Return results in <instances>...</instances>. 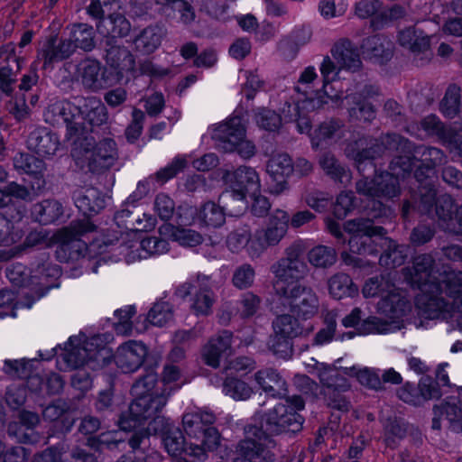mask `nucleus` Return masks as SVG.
<instances>
[{
    "label": "nucleus",
    "mask_w": 462,
    "mask_h": 462,
    "mask_svg": "<svg viewBox=\"0 0 462 462\" xmlns=\"http://www.w3.org/2000/svg\"><path fill=\"white\" fill-rule=\"evenodd\" d=\"M344 152L348 159L354 161L360 173L364 172L365 162L372 163L388 152L403 153L395 156L390 162V169L394 176L405 177L410 174L416 161L414 144L398 134H385L378 138L360 135L348 141Z\"/></svg>",
    "instance_id": "obj_1"
},
{
    "label": "nucleus",
    "mask_w": 462,
    "mask_h": 462,
    "mask_svg": "<svg viewBox=\"0 0 462 462\" xmlns=\"http://www.w3.org/2000/svg\"><path fill=\"white\" fill-rule=\"evenodd\" d=\"M368 217H357L344 223V230L351 236L348 240L349 249L353 254L360 255H376L378 251L374 245L373 237H383L386 230L375 226L374 221L392 215L391 208L381 200L374 199L367 206Z\"/></svg>",
    "instance_id": "obj_2"
},
{
    "label": "nucleus",
    "mask_w": 462,
    "mask_h": 462,
    "mask_svg": "<svg viewBox=\"0 0 462 462\" xmlns=\"http://www.w3.org/2000/svg\"><path fill=\"white\" fill-rule=\"evenodd\" d=\"M60 356L67 368L78 369L88 365L97 370L111 362L112 351L99 335L90 338L70 337Z\"/></svg>",
    "instance_id": "obj_3"
},
{
    "label": "nucleus",
    "mask_w": 462,
    "mask_h": 462,
    "mask_svg": "<svg viewBox=\"0 0 462 462\" xmlns=\"http://www.w3.org/2000/svg\"><path fill=\"white\" fill-rule=\"evenodd\" d=\"M71 155L82 169L87 168L94 174H102L110 170L117 162L118 150L116 142L104 138L95 146L87 137L74 140Z\"/></svg>",
    "instance_id": "obj_4"
},
{
    "label": "nucleus",
    "mask_w": 462,
    "mask_h": 462,
    "mask_svg": "<svg viewBox=\"0 0 462 462\" xmlns=\"http://www.w3.org/2000/svg\"><path fill=\"white\" fill-rule=\"evenodd\" d=\"M280 312L288 310L302 320L310 319L319 310V299L312 287L300 282L273 284Z\"/></svg>",
    "instance_id": "obj_5"
},
{
    "label": "nucleus",
    "mask_w": 462,
    "mask_h": 462,
    "mask_svg": "<svg viewBox=\"0 0 462 462\" xmlns=\"http://www.w3.org/2000/svg\"><path fill=\"white\" fill-rule=\"evenodd\" d=\"M171 393V385L163 383L161 388L157 387L155 395L134 396L135 399L131 402L128 411L120 416V430L131 431L154 417L166 405Z\"/></svg>",
    "instance_id": "obj_6"
},
{
    "label": "nucleus",
    "mask_w": 462,
    "mask_h": 462,
    "mask_svg": "<svg viewBox=\"0 0 462 462\" xmlns=\"http://www.w3.org/2000/svg\"><path fill=\"white\" fill-rule=\"evenodd\" d=\"M94 229L95 226L88 219H82L72 221L68 226L58 230L54 236L59 243L55 251L56 258L61 263L76 262L83 258L88 245L80 236Z\"/></svg>",
    "instance_id": "obj_7"
},
{
    "label": "nucleus",
    "mask_w": 462,
    "mask_h": 462,
    "mask_svg": "<svg viewBox=\"0 0 462 462\" xmlns=\"http://www.w3.org/2000/svg\"><path fill=\"white\" fill-rule=\"evenodd\" d=\"M317 376L322 385L320 394L325 404L340 412H347L351 408V402L346 395L349 392L350 384L347 379L330 366L320 364L317 366Z\"/></svg>",
    "instance_id": "obj_8"
},
{
    "label": "nucleus",
    "mask_w": 462,
    "mask_h": 462,
    "mask_svg": "<svg viewBox=\"0 0 462 462\" xmlns=\"http://www.w3.org/2000/svg\"><path fill=\"white\" fill-rule=\"evenodd\" d=\"M305 251L306 246L301 240L294 241L284 249L283 256L271 266V272L276 279L273 284L299 282L308 275Z\"/></svg>",
    "instance_id": "obj_9"
},
{
    "label": "nucleus",
    "mask_w": 462,
    "mask_h": 462,
    "mask_svg": "<svg viewBox=\"0 0 462 462\" xmlns=\"http://www.w3.org/2000/svg\"><path fill=\"white\" fill-rule=\"evenodd\" d=\"M304 418L284 403H278L262 417V429L251 427L249 432L261 440L265 433L280 435L285 432H298L302 429Z\"/></svg>",
    "instance_id": "obj_10"
},
{
    "label": "nucleus",
    "mask_w": 462,
    "mask_h": 462,
    "mask_svg": "<svg viewBox=\"0 0 462 462\" xmlns=\"http://www.w3.org/2000/svg\"><path fill=\"white\" fill-rule=\"evenodd\" d=\"M44 121L52 126L66 127V136L69 139L75 138L79 140L87 132V128L82 122L81 106L62 99L50 104L43 114Z\"/></svg>",
    "instance_id": "obj_11"
},
{
    "label": "nucleus",
    "mask_w": 462,
    "mask_h": 462,
    "mask_svg": "<svg viewBox=\"0 0 462 462\" xmlns=\"http://www.w3.org/2000/svg\"><path fill=\"white\" fill-rule=\"evenodd\" d=\"M216 421L214 413L208 411L187 412L182 416L185 433L196 439H202L208 449H215L220 442V434L212 425Z\"/></svg>",
    "instance_id": "obj_12"
},
{
    "label": "nucleus",
    "mask_w": 462,
    "mask_h": 462,
    "mask_svg": "<svg viewBox=\"0 0 462 462\" xmlns=\"http://www.w3.org/2000/svg\"><path fill=\"white\" fill-rule=\"evenodd\" d=\"M223 179L231 187L220 196V199H233L240 206H244L245 194L255 195L260 190V179L254 168L240 166L234 171H226Z\"/></svg>",
    "instance_id": "obj_13"
},
{
    "label": "nucleus",
    "mask_w": 462,
    "mask_h": 462,
    "mask_svg": "<svg viewBox=\"0 0 462 462\" xmlns=\"http://www.w3.org/2000/svg\"><path fill=\"white\" fill-rule=\"evenodd\" d=\"M355 188L359 195L384 200L398 198L402 191L398 177L388 171L375 174L372 180L364 177L356 182Z\"/></svg>",
    "instance_id": "obj_14"
},
{
    "label": "nucleus",
    "mask_w": 462,
    "mask_h": 462,
    "mask_svg": "<svg viewBox=\"0 0 462 462\" xmlns=\"http://www.w3.org/2000/svg\"><path fill=\"white\" fill-rule=\"evenodd\" d=\"M435 259L430 254H421L413 258L412 267L405 268V276L413 287L421 292H432L439 290L435 284L438 277L434 272Z\"/></svg>",
    "instance_id": "obj_15"
},
{
    "label": "nucleus",
    "mask_w": 462,
    "mask_h": 462,
    "mask_svg": "<svg viewBox=\"0 0 462 462\" xmlns=\"http://www.w3.org/2000/svg\"><path fill=\"white\" fill-rule=\"evenodd\" d=\"M289 214L282 209L275 210L270 217L267 226L256 232L254 243L257 244L256 250L263 252L269 247L279 245L288 231Z\"/></svg>",
    "instance_id": "obj_16"
},
{
    "label": "nucleus",
    "mask_w": 462,
    "mask_h": 462,
    "mask_svg": "<svg viewBox=\"0 0 462 462\" xmlns=\"http://www.w3.org/2000/svg\"><path fill=\"white\" fill-rule=\"evenodd\" d=\"M246 134L245 120L240 116H233L227 120L213 125L211 138L217 146L226 152H233L235 143Z\"/></svg>",
    "instance_id": "obj_17"
},
{
    "label": "nucleus",
    "mask_w": 462,
    "mask_h": 462,
    "mask_svg": "<svg viewBox=\"0 0 462 462\" xmlns=\"http://www.w3.org/2000/svg\"><path fill=\"white\" fill-rule=\"evenodd\" d=\"M457 393L458 397L448 396L439 404L433 406V430H440V420L445 418L452 431L462 432V386L457 387Z\"/></svg>",
    "instance_id": "obj_18"
},
{
    "label": "nucleus",
    "mask_w": 462,
    "mask_h": 462,
    "mask_svg": "<svg viewBox=\"0 0 462 462\" xmlns=\"http://www.w3.org/2000/svg\"><path fill=\"white\" fill-rule=\"evenodd\" d=\"M147 355L148 349L143 342L129 340L119 346L115 362L124 373H133L143 365Z\"/></svg>",
    "instance_id": "obj_19"
},
{
    "label": "nucleus",
    "mask_w": 462,
    "mask_h": 462,
    "mask_svg": "<svg viewBox=\"0 0 462 462\" xmlns=\"http://www.w3.org/2000/svg\"><path fill=\"white\" fill-rule=\"evenodd\" d=\"M233 332L221 330L211 337L202 348V358L205 364L213 368L220 365V359L232 353Z\"/></svg>",
    "instance_id": "obj_20"
},
{
    "label": "nucleus",
    "mask_w": 462,
    "mask_h": 462,
    "mask_svg": "<svg viewBox=\"0 0 462 462\" xmlns=\"http://www.w3.org/2000/svg\"><path fill=\"white\" fill-rule=\"evenodd\" d=\"M266 171L275 183L270 188V192L280 195L288 189L286 179L293 172V163L286 153L273 155L267 162Z\"/></svg>",
    "instance_id": "obj_21"
},
{
    "label": "nucleus",
    "mask_w": 462,
    "mask_h": 462,
    "mask_svg": "<svg viewBox=\"0 0 462 462\" xmlns=\"http://www.w3.org/2000/svg\"><path fill=\"white\" fill-rule=\"evenodd\" d=\"M75 52L74 45L69 39H59L57 35L51 36L43 44L38 58L42 60L44 69L52 68L53 63L69 59Z\"/></svg>",
    "instance_id": "obj_22"
},
{
    "label": "nucleus",
    "mask_w": 462,
    "mask_h": 462,
    "mask_svg": "<svg viewBox=\"0 0 462 462\" xmlns=\"http://www.w3.org/2000/svg\"><path fill=\"white\" fill-rule=\"evenodd\" d=\"M106 63L117 70L118 74L132 72L134 70V58L131 51L120 45L117 40L107 38L104 40Z\"/></svg>",
    "instance_id": "obj_23"
},
{
    "label": "nucleus",
    "mask_w": 462,
    "mask_h": 462,
    "mask_svg": "<svg viewBox=\"0 0 462 462\" xmlns=\"http://www.w3.org/2000/svg\"><path fill=\"white\" fill-rule=\"evenodd\" d=\"M60 275V269L55 264L48 262L47 258L43 257L41 262L37 263L32 270V282L37 288L36 296L32 300L24 303L27 308L32 306L35 299L42 297L51 288L56 286L55 281Z\"/></svg>",
    "instance_id": "obj_24"
},
{
    "label": "nucleus",
    "mask_w": 462,
    "mask_h": 462,
    "mask_svg": "<svg viewBox=\"0 0 462 462\" xmlns=\"http://www.w3.org/2000/svg\"><path fill=\"white\" fill-rule=\"evenodd\" d=\"M82 85L91 91H98L109 86L110 81L106 68L99 61L87 59L79 67Z\"/></svg>",
    "instance_id": "obj_25"
},
{
    "label": "nucleus",
    "mask_w": 462,
    "mask_h": 462,
    "mask_svg": "<svg viewBox=\"0 0 462 462\" xmlns=\"http://www.w3.org/2000/svg\"><path fill=\"white\" fill-rule=\"evenodd\" d=\"M28 148L42 157L53 156L60 145L58 135L47 127H38L30 133Z\"/></svg>",
    "instance_id": "obj_26"
},
{
    "label": "nucleus",
    "mask_w": 462,
    "mask_h": 462,
    "mask_svg": "<svg viewBox=\"0 0 462 462\" xmlns=\"http://www.w3.org/2000/svg\"><path fill=\"white\" fill-rule=\"evenodd\" d=\"M331 54L339 69L356 71L362 65L357 48L346 38L340 39L334 44Z\"/></svg>",
    "instance_id": "obj_27"
},
{
    "label": "nucleus",
    "mask_w": 462,
    "mask_h": 462,
    "mask_svg": "<svg viewBox=\"0 0 462 462\" xmlns=\"http://www.w3.org/2000/svg\"><path fill=\"white\" fill-rule=\"evenodd\" d=\"M360 47L364 55L380 63L389 60L393 56V42L383 34L364 39Z\"/></svg>",
    "instance_id": "obj_28"
},
{
    "label": "nucleus",
    "mask_w": 462,
    "mask_h": 462,
    "mask_svg": "<svg viewBox=\"0 0 462 462\" xmlns=\"http://www.w3.org/2000/svg\"><path fill=\"white\" fill-rule=\"evenodd\" d=\"M391 291L379 300L378 309L391 319L402 318L411 311V305L395 285Z\"/></svg>",
    "instance_id": "obj_29"
},
{
    "label": "nucleus",
    "mask_w": 462,
    "mask_h": 462,
    "mask_svg": "<svg viewBox=\"0 0 462 462\" xmlns=\"http://www.w3.org/2000/svg\"><path fill=\"white\" fill-rule=\"evenodd\" d=\"M459 205L449 194H441L438 197L433 209V217H436L439 226L445 232L454 230V217Z\"/></svg>",
    "instance_id": "obj_30"
},
{
    "label": "nucleus",
    "mask_w": 462,
    "mask_h": 462,
    "mask_svg": "<svg viewBox=\"0 0 462 462\" xmlns=\"http://www.w3.org/2000/svg\"><path fill=\"white\" fill-rule=\"evenodd\" d=\"M74 198L77 208L87 217L98 214L105 208V196L93 187L76 192Z\"/></svg>",
    "instance_id": "obj_31"
},
{
    "label": "nucleus",
    "mask_w": 462,
    "mask_h": 462,
    "mask_svg": "<svg viewBox=\"0 0 462 462\" xmlns=\"http://www.w3.org/2000/svg\"><path fill=\"white\" fill-rule=\"evenodd\" d=\"M81 108L82 121L84 120L89 125L91 132L107 125V109L100 99L96 97L84 98Z\"/></svg>",
    "instance_id": "obj_32"
},
{
    "label": "nucleus",
    "mask_w": 462,
    "mask_h": 462,
    "mask_svg": "<svg viewBox=\"0 0 462 462\" xmlns=\"http://www.w3.org/2000/svg\"><path fill=\"white\" fill-rule=\"evenodd\" d=\"M254 378L261 388L271 396L285 397L286 382L276 370L273 368L260 370L254 374Z\"/></svg>",
    "instance_id": "obj_33"
},
{
    "label": "nucleus",
    "mask_w": 462,
    "mask_h": 462,
    "mask_svg": "<svg viewBox=\"0 0 462 462\" xmlns=\"http://www.w3.org/2000/svg\"><path fill=\"white\" fill-rule=\"evenodd\" d=\"M440 292H422L417 299L420 315L424 319H439L447 310L448 303Z\"/></svg>",
    "instance_id": "obj_34"
},
{
    "label": "nucleus",
    "mask_w": 462,
    "mask_h": 462,
    "mask_svg": "<svg viewBox=\"0 0 462 462\" xmlns=\"http://www.w3.org/2000/svg\"><path fill=\"white\" fill-rule=\"evenodd\" d=\"M160 5L159 12L167 19L176 18L177 14L183 23H190L195 19L193 7L184 0H154Z\"/></svg>",
    "instance_id": "obj_35"
},
{
    "label": "nucleus",
    "mask_w": 462,
    "mask_h": 462,
    "mask_svg": "<svg viewBox=\"0 0 462 462\" xmlns=\"http://www.w3.org/2000/svg\"><path fill=\"white\" fill-rule=\"evenodd\" d=\"M236 452L237 457L244 460L252 461L258 457L261 462H275L274 453L265 448L262 443L250 438L240 440L236 445Z\"/></svg>",
    "instance_id": "obj_36"
},
{
    "label": "nucleus",
    "mask_w": 462,
    "mask_h": 462,
    "mask_svg": "<svg viewBox=\"0 0 462 462\" xmlns=\"http://www.w3.org/2000/svg\"><path fill=\"white\" fill-rule=\"evenodd\" d=\"M97 30L107 38H123L129 34L131 24L121 14H112L107 18L102 19L97 24Z\"/></svg>",
    "instance_id": "obj_37"
},
{
    "label": "nucleus",
    "mask_w": 462,
    "mask_h": 462,
    "mask_svg": "<svg viewBox=\"0 0 462 462\" xmlns=\"http://www.w3.org/2000/svg\"><path fill=\"white\" fill-rule=\"evenodd\" d=\"M319 163L327 176L335 182L346 185L351 180V171L329 152L320 155Z\"/></svg>",
    "instance_id": "obj_38"
},
{
    "label": "nucleus",
    "mask_w": 462,
    "mask_h": 462,
    "mask_svg": "<svg viewBox=\"0 0 462 462\" xmlns=\"http://www.w3.org/2000/svg\"><path fill=\"white\" fill-rule=\"evenodd\" d=\"M420 125L423 130L428 134L438 135L441 138H447L450 143L457 146L462 145V128L447 129L444 124L435 115H430L424 117Z\"/></svg>",
    "instance_id": "obj_39"
},
{
    "label": "nucleus",
    "mask_w": 462,
    "mask_h": 462,
    "mask_svg": "<svg viewBox=\"0 0 462 462\" xmlns=\"http://www.w3.org/2000/svg\"><path fill=\"white\" fill-rule=\"evenodd\" d=\"M437 190L433 184H420L418 190L412 194L414 207L417 212L433 217V209L438 200Z\"/></svg>",
    "instance_id": "obj_40"
},
{
    "label": "nucleus",
    "mask_w": 462,
    "mask_h": 462,
    "mask_svg": "<svg viewBox=\"0 0 462 462\" xmlns=\"http://www.w3.org/2000/svg\"><path fill=\"white\" fill-rule=\"evenodd\" d=\"M300 319V318L290 312L285 313L282 311L273 319L272 322L273 331L285 337L294 339L303 333V328Z\"/></svg>",
    "instance_id": "obj_41"
},
{
    "label": "nucleus",
    "mask_w": 462,
    "mask_h": 462,
    "mask_svg": "<svg viewBox=\"0 0 462 462\" xmlns=\"http://www.w3.org/2000/svg\"><path fill=\"white\" fill-rule=\"evenodd\" d=\"M409 254V246L400 245L393 239L385 238V249L379 258V263L386 268L402 265Z\"/></svg>",
    "instance_id": "obj_42"
},
{
    "label": "nucleus",
    "mask_w": 462,
    "mask_h": 462,
    "mask_svg": "<svg viewBox=\"0 0 462 462\" xmlns=\"http://www.w3.org/2000/svg\"><path fill=\"white\" fill-rule=\"evenodd\" d=\"M96 33L91 25L87 23H75L69 31V41L74 45V50L80 49L84 51H91L96 47Z\"/></svg>",
    "instance_id": "obj_43"
},
{
    "label": "nucleus",
    "mask_w": 462,
    "mask_h": 462,
    "mask_svg": "<svg viewBox=\"0 0 462 462\" xmlns=\"http://www.w3.org/2000/svg\"><path fill=\"white\" fill-rule=\"evenodd\" d=\"M418 390L420 398L413 399L412 395L407 389H403L400 394L401 399L405 402L411 403L413 405H420L421 401H429L431 399H438L441 396V392L439 387V383L433 381L430 377L421 378L419 384Z\"/></svg>",
    "instance_id": "obj_44"
},
{
    "label": "nucleus",
    "mask_w": 462,
    "mask_h": 462,
    "mask_svg": "<svg viewBox=\"0 0 462 462\" xmlns=\"http://www.w3.org/2000/svg\"><path fill=\"white\" fill-rule=\"evenodd\" d=\"M435 284L439 287V290L435 292L444 293L449 298L457 299L462 296V271L444 272Z\"/></svg>",
    "instance_id": "obj_45"
},
{
    "label": "nucleus",
    "mask_w": 462,
    "mask_h": 462,
    "mask_svg": "<svg viewBox=\"0 0 462 462\" xmlns=\"http://www.w3.org/2000/svg\"><path fill=\"white\" fill-rule=\"evenodd\" d=\"M161 234L169 235L172 240L183 246H197L203 242V236L197 231L165 224L160 227Z\"/></svg>",
    "instance_id": "obj_46"
},
{
    "label": "nucleus",
    "mask_w": 462,
    "mask_h": 462,
    "mask_svg": "<svg viewBox=\"0 0 462 462\" xmlns=\"http://www.w3.org/2000/svg\"><path fill=\"white\" fill-rule=\"evenodd\" d=\"M360 96H346L348 115L352 120L372 122L376 116V109L369 101H363Z\"/></svg>",
    "instance_id": "obj_47"
},
{
    "label": "nucleus",
    "mask_w": 462,
    "mask_h": 462,
    "mask_svg": "<svg viewBox=\"0 0 462 462\" xmlns=\"http://www.w3.org/2000/svg\"><path fill=\"white\" fill-rule=\"evenodd\" d=\"M163 36L162 28L152 25L144 28L134 39V45L145 54L153 52L161 44Z\"/></svg>",
    "instance_id": "obj_48"
},
{
    "label": "nucleus",
    "mask_w": 462,
    "mask_h": 462,
    "mask_svg": "<svg viewBox=\"0 0 462 462\" xmlns=\"http://www.w3.org/2000/svg\"><path fill=\"white\" fill-rule=\"evenodd\" d=\"M328 285L329 294L337 300L354 296L358 291L351 277L344 273H338L331 276Z\"/></svg>",
    "instance_id": "obj_49"
},
{
    "label": "nucleus",
    "mask_w": 462,
    "mask_h": 462,
    "mask_svg": "<svg viewBox=\"0 0 462 462\" xmlns=\"http://www.w3.org/2000/svg\"><path fill=\"white\" fill-rule=\"evenodd\" d=\"M404 328L403 321L388 322L377 317H368L364 319L357 330L359 334H386Z\"/></svg>",
    "instance_id": "obj_50"
},
{
    "label": "nucleus",
    "mask_w": 462,
    "mask_h": 462,
    "mask_svg": "<svg viewBox=\"0 0 462 462\" xmlns=\"http://www.w3.org/2000/svg\"><path fill=\"white\" fill-rule=\"evenodd\" d=\"M143 217H145V215L134 208V210L122 209L117 211L114 219L118 227L127 231L139 232L148 228V225L143 223Z\"/></svg>",
    "instance_id": "obj_51"
},
{
    "label": "nucleus",
    "mask_w": 462,
    "mask_h": 462,
    "mask_svg": "<svg viewBox=\"0 0 462 462\" xmlns=\"http://www.w3.org/2000/svg\"><path fill=\"white\" fill-rule=\"evenodd\" d=\"M408 424L401 418L389 417L383 424V439L387 447L395 448L400 440L405 438Z\"/></svg>",
    "instance_id": "obj_52"
},
{
    "label": "nucleus",
    "mask_w": 462,
    "mask_h": 462,
    "mask_svg": "<svg viewBox=\"0 0 462 462\" xmlns=\"http://www.w3.org/2000/svg\"><path fill=\"white\" fill-rule=\"evenodd\" d=\"M199 220L205 226L219 227L226 220L225 208L213 201H208L199 210Z\"/></svg>",
    "instance_id": "obj_53"
},
{
    "label": "nucleus",
    "mask_w": 462,
    "mask_h": 462,
    "mask_svg": "<svg viewBox=\"0 0 462 462\" xmlns=\"http://www.w3.org/2000/svg\"><path fill=\"white\" fill-rule=\"evenodd\" d=\"M394 285L390 273L374 276L365 282L362 290L363 295L365 298L381 297L383 299L387 292L393 290Z\"/></svg>",
    "instance_id": "obj_54"
},
{
    "label": "nucleus",
    "mask_w": 462,
    "mask_h": 462,
    "mask_svg": "<svg viewBox=\"0 0 462 462\" xmlns=\"http://www.w3.org/2000/svg\"><path fill=\"white\" fill-rule=\"evenodd\" d=\"M215 301L214 291L208 286H201L191 298L190 309L197 316H208Z\"/></svg>",
    "instance_id": "obj_55"
},
{
    "label": "nucleus",
    "mask_w": 462,
    "mask_h": 462,
    "mask_svg": "<svg viewBox=\"0 0 462 462\" xmlns=\"http://www.w3.org/2000/svg\"><path fill=\"white\" fill-rule=\"evenodd\" d=\"M32 213L37 221L42 225H48L58 220L61 217L63 210L60 203L58 201L46 199L35 204Z\"/></svg>",
    "instance_id": "obj_56"
},
{
    "label": "nucleus",
    "mask_w": 462,
    "mask_h": 462,
    "mask_svg": "<svg viewBox=\"0 0 462 462\" xmlns=\"http://www.w3.org/2000/svg\"><path fill=\"white\" fill-rule=\"evenodd\" d=\"M13 162L16 170L36 177L42 176L45 170L44 162L30 153H17Z\"/></svg>",
    "instance_id": "obj_57"
},
{
    "label": "nucleus",
    "mask_w": 462,
    "mask_h": 462,
    "mask_svg": "<svg viewBox=\"0 0 462 462\" xmlns=\"http://www.w3.org/2000/svg\"><path fill=\"white\" fill-rule=\"evenodd\" d=\"M337 252L333 247L318 245L308 253V260L316 268H328L337 262Z\"/></svg>",
    "instance_id": "obj_58"
},
{
    "label": "nucleus",
    "mask_w": 462,
    "mask_h": 462,
    "mask_svg": "<svg viewBox=\"0 0 462 462\" xmlns=\"http://www.w3.org/2000/svg\"><path fill=\"white\" fill-rule=\"evenodd\" d=\"M414 152L420 156L421 164L425 166L427 171H432L435 167L441 165L446 161V156L442 150L432 147L420 145L414 146Z\"/></svg>",
    "instance_id": "obj_59"
},
{
    "label": "nucleus",
    "mask_w": 462,
    "mask_h": 462,
    "mask_svg": "<svg viewBox=\"0 0 462 462\" xmlns=\"http://www.w3.org/2000/svg\"><path fill=\"white\" fill-rule=\"evenodd\" d=\"M267 347L277 357L288 359L293 355V339L273 331L268 338Z\"/></svg>",
    "instance_id": "obj_60"
},
{
    "label": "nucleus",
    "mask_w": 462,
    "mask_h": 462,
    "mask_svg": "<svg viewBox=\"0 0 462 462\" xmlns=\"http://www.w3.org/2000/svg\"><path fill=\"white\" fill-rule=\"evenodd\" d=\"M223 392L234 400L245 401L252 395L253 389L248 383L240 379L226 377L223 383Z\"/></svg>",
    "instance_id": "obj_61"
},
{
    "label": "nucleus",
    "mask_w": 462,
    "mask_h": 462,
    "mask_svg": "<svg viewBox=\"0 0 462 462\" xmlns=\"http://www.w3.org/2000/svg\"><path fill=\"white\" fill-rule=\"evenodd\" d=\"M460 92L461 89L457 85H450L448 88L440 103L441 111L446 116L453 118L458 113Z\"/></svg>",
    "instance_id": "obj_62"
},
{
    "label": "nucleus",
    "mask_w": 462,
    "mask_h": 462,
    "mask_svg": "<svg viewBox=\"0 0 462 462\" xmlns=\"http://www.w3.org/2000/svg\"><path fill=\"white\" fill-rule=\"evenodd\" d=\"M173 318L171 306L166 301H159L153 304L147 314V320L158 327H162Z\"/></svg>",
    "instance_id": "obj_63"
},
{
    "label": "nucleus",
    "mask_w": 462,
    "mask_h": 462,
    "mask_svg": "<svg viewBox=\"0 0 462 462\" xmlns=\"http://www.w3.org/2000/svg\"><path fill=\"white\" fill-rule=\"evenodd\" d=\"M255 271L249 263L236 267L232 276L233 285L239 290H246L254 282Z\"/></svg>",
    "instance_id": "obj_64"
}]
</instances>
